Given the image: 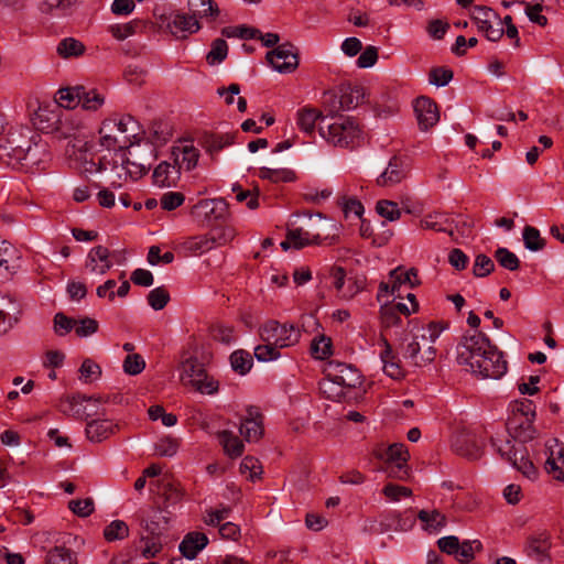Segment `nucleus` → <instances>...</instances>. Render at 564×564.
Returning <instances> with one entry per match:
<instances>
[{"mask_svg":"<svg viewBox=\"0 0 564 564\" xmlns=\"http://www.w3.org/2000/svg\"><path fill=\"white\" fill-rule=\"evenodd\" d=\"M76 149V145H73ZM94 144L85 141L74 150V163L83 173H97L110 171L109 183L113 188H120L128 180L137 181L150 170L154 159V149L150 144L132 145L112 159L107 155H100L101 150L95 149Z\"/></svg>","mask_w":564,"mask_h":564,"instance_id":"nucleus-1","label":"nucleus"},{"mask_svg":"<svg viewBox=\"0 0 564 564\" xmlns=\"http://www.w3.org/2000/svg\"><path fill=\"white\" fill-rule=\"evenodd\" d=\"M48 158L46 142L29 127L11 128L0 139V163L12 170L34 173L44 167Z\"/></svg>","mask_w":564,"mask_h":564,"instance_id":"nucleus-2","label":"nucleus"},{"mask_svg":"<svg viewBox=\"0 0 564 564\" xmlns=\"http://www.w3.org/2000/svg\"><path fill=\"white\" fill-rule=\"evenodd\" d=\"M456 360L481 379H500L508 370L503 352L481 332L462 336L456 347Z\"/></svg>","mask_w":564,"mask_h":564,"instance_id":"nucleus-3","label":"nucleus"},{"mask_svg":"<svg viewBox=\"0 0 564 564\" xmlns=\"http://www.w3.org/2000/svg\"><path fill=\"white\" fill-rule=\"evenodd\" d=\"M140 127L133 117L115 116L102 121L98 145L106 150L109 159L134 145Z\"/></svg>","mask_w":564,"mask_h":564,"instance_id":"nucleus-4","label":"nucleus"},{"mask_svg":"<svg viewBox=\"0 0 564 564\" xmlns=\"http://www.w3.org/2000/svg\"><path fill=\"white\" fill-rule=\"evenodd\" d=\"M330 113L332 122L324 120L319 123V134L329 144L341 149L359 147L364 141V130L360 123L349 116Z\"/></svg>","mask_w":564,"mask_h":564,"instance_id":"nucleus-5","label":"nucleus"},{"mask_svg":"<svg viewBox=\"0 0 564 564\" xmlns=\"http://www.w3.org/2000/svg\"><path fill=\"white\" fill-rule=\"evenodd\" d=\"M325 381L322 384L324 392L332 390L330 384L338 386L339 390L334 393L335 398L340 399L345 395V390L357 388L362 379L358 369L351 365L329 361L324 368Z\"/></svg>","mask_w":564,"mask_h":564,"instance_id":"nucleus-6","label":"nucleus"},{"mask_svg":"<svg viewBox=\"0 0 564 564\" xmlns=\"http://www.w3.org/2000/svg\"><path fill=\"white\" fill-rule=\"evenodd\" d=\"M180 380L200 393L213 394L218 391V381L207 375L204 365L196 357L182 360Z\"/></svg>","mask_w":564,"mask_h":564,"instance_id":"nucleus-7","label":"nucleus"},{"mask_svg":"<svg viewBox=\"0 0 564 564\" xmlns=\"http://www.w3.org/2000/svg\"><path fill=\"white\" fill-rule=\"evenodd\" d=\"M263 343L275 345L279 349L293 346L299 343L301 333L292 324H280L269 321L259 330Z\"/></svg>","mask_w":564,"mask_h":564,"instance_id":"nucleus-8","label":"nucleus"},{"mask_svg":"<svg viewBox=\"0 0 564 564\" xmlns=\"http://www.w3.org/2000/svg\"><path fill=\"white\" fill-rule=\"evenodd\" d=\"M444 327L438 323H430L427 328H423L421 334H414L403 345V357L413 366L419 367L422 347L427 344H434L443 332Z\"/></svg>","mask_w":564,"mask_h":564,"instance_id":"nucleus-9","label":"nucleus"},{"mask_svg":"<svg viewBox=\"0 0 564 564\" xmlns=\"http://www.w3.org/2000/svg\"><path fill=\"white\" fill-rule=\"evenodd\" d=\"M470 19L489 41L496 42L502 37L505 30L501 19L491 8L475 6L470 13Z\"/></svg>","mask_w":564,"mask_h":564,"instance_id":"nucleus-10","label":"nucleus"},{"mask_svg":"<svg viewBox=\"0 0 564 564\" xmlns=\"http://www.w3.org/2000/svg\"><path fill=\"white\" fill-rule=\"evenodd\" d=\"M138 519L147 533L161 536L169 530L171 513L166 509L149 507L138 512Z\"/></svg>","mask_w":564,"mask_h":564,"instance_id":"nucleus-11","label":"nucleus"},{"mask_svg":"<svg viewBox=\"0 0 564 564\" xmlns=\"http://www.w3.org/2000/svg\"><path fill=\"white\" fill-rule=\"evenodd\" d=\"M160 21L165 24L166 30L177 40L188 37L199 31L200 24L195 15L187 13H171L169 17H161Z\"/></svg>","mask_w":564,"mask_h":564,"instance_id":"nucleus-12","label":"nucleus"},{"mask_svg":"<svg viewBox=\"0 0 564 564\" xmlns=\"http://www.w3.org/2000/svg\"><path fill=\"white\" fill-rule=\"evenodd\" d=\"M366 88L360 85H344L339 88V96L332 95L333 104L330 113H338L340 110H351L366 101Z\"/></svg>","mask_w":564,"mask_h":564,"instance_id":"nucleus-13","label":"nucleus"},{"mask_svg":"<svg viewBox=\"0 0 564 564\" xmlns=\"http://www.w3.org/2000/svg\"><path fill=\"white\" fill-rule=\"evenodd\" d=\"M267 61L279 73H291L299 65L297 50L291 43H283L267 53Z\"/></svg>","mask_w":564,"mask_h":564,"instance_id":"nucleus-14","label":"nucleus"},{"mask_svg":"<svg viewBox=\"0 0 564 564\" xmlns=\"http://www.w3.org/2000/svg\"><path fill=\"white\" fill-rule=\"evenodd\" d=\"M64 115L63 110L55 104L53 106L44 105L40 106L34 112L33 124L37 130L45 133H54L58 128V122Z\"/></svg>","mask_w":564,"mask_h":564,"instance_id":"nucleus-15","label":"nucleus"},{"mask_svg":"<svg viewBox=\"0 0 564 564\" xmlns=\"http://www.w3.org/2000/svg\"><path fill=\"white\" fill-rule=\"evenodd\" d=\"M414 112L421 130H429L440 120L437 105L429 97H419L414 102Z\"/></svg>","mask_w":564,"mask_h":564,"instance_id":"nucleus-16","label":"nucleus"},{"mask_svg":"<svg viewBox=\"0 0 564 564\" xmlns=\"http://www.w3.org/2000/svg\"><path fill=\"white\" fill-rule=\"evenodd\" d=\"M535 416H509L507 430L509 434L520 443H525L535 437L533 421Z\"/></svg>","mask_w":564,"mask_h":564,"instance_id":"nucleus-17","label":"nucleus"},{"mask_svg":"<svg viewBox=\"0 0 564 564\" xmlns=\"http://www.w3.org/2000/svg\"><path fill=\"white\" fill-rule=\"evenodd\" d=\"M86 269L97 275H102L112 267L110 251L104 246H96L90 249L86 259Z\"/></svg>","mask_w":564,"mask_h":564,"instance_id":"nucleus-18","label":"nucleus"},{"mask_svg":"<svg viewBox=\"0 0 564 564\" xmlns=\"http://www.w3.org/2000/svg\"><path fill=\"white\" fill-rule=\"evenodd\" d=\"M119 431V424L109 419L90 420L86 424V436L90 442L100 443Z\"/></svg>","mask_w":564,"mask_h":564,"instance_id":"nucleus-19","label":"nucleus"},{"mask_svg":"<svg viewBox=\"0 0 564 564\" xmlns=\"http://www.w3.org/2000/svg\"><path fill=\"white\" fill-rule=\"evenodd\" d=\"M20 268L17 250L0 239V280H9Z\"/></svg>","mask_w":564,"mask_h":564,"instance_id":"nucleus-20","label":"nucleus"},{"mask_svg":"<svg viewBox=\"0 0 564 564\" xmlns=\"http://www.w3.org/2000/svg\"><path fill=\"white\" fill-rule=\"evenodd\" d=\"M408 172V165L404 160L393 156L386 170L377 178L379 186H392L400 183Z\"/></svg>","mask_w":564,"mask_h":564,"instance_id":"nucleus-21","label":"nucleus"},{"mask_svg":"<svg viewBox=\"0 0 564 564\" xmlns=\"http://www.w3.org/2000/svg\"><path fill=\"white\" fill-rule=\"evenodd\" d=\"M390 282H391V293L397 294V296H401V288L404 285H409V288H415L421 283L417 270L415 268H411L409 270H404L401 267L393 269L390 272Z\"/></svg>","mask_w":564,"mask_h":564,"instance_id":"nucleus-22","label":"nucleus"},{"mask_svg":"<svg viewBox=\"0 0 564 564\" xmlns=\"http://www.w3.org/2000/svg\"><path fill=\"white\" fill-rule=\"evenodd\" d=\"M181 167L175 161L161 162L153 172L154 184L160 187H170L175 184L180 176Z\"/></svg>","mask_w":564,"mask_h":564,"instance_id":"nucleus-23","label":"nucleus"},{"mask_svg":"<svg viewBox=\"0 0 564 564\" xmlns=\"http://www.w3.org/2000/svg\"><path fill=\"white\" fill-rule=\"evenodd\" d=\"M240 434L248 442L258 441L263 434L261 414L254 408L248 409V417L240 424Z\"/></svg>","mask_w":564,"mask_h":564,"instance_id":"nucleus-24","label":"nucleus"},{"mask_svg":"<svg viewBox=\"0 0 564 564\" xmlns=\"http://www.w3.org/2000/svg\"><path fill=\"white\" fill-rule=\"evenodd\" d=\"M198 158V149L192 143L178 144L172 150V160H174L181 169L187 171L193 170L197 165Z\"/></svg>","mask_w":564,"mask_h":564,"instance_id":"nucleus-25","label":"nucleus"},{"mask_svg":"<svg viewBox=\"0 0 564 564\" xmlns=\"http://www.w3.org/2000/svg\"><path fill=\"white\" fill-rule=\"evenodd\" d=\"M289 238L293 241V248L302 249L307 246L321 245L323 242V238L316 228L313 226L307 229L304 228H293L288 229Z\"/></svg>","mask_w":564,"mask_h":564,"instance_id":"nucleus-26","label":"nucleus"},{"mask_svg":"<svg viewBox=\"0 0 564 564\" xmlns=\"http://www.w3.org/2000/svg\"><path fill=\"white\" fill-rule=\"evenodd\" d=\"M551 547V543L549 538L544 534L539 536H533L529 540L527 546V554L536 561L539 564H550V554L549 550Z\"/></svg>","mask_w":564,"mask_h":564,"instance_id":"nucleus-27","label":"nucleus"},{"mask_svg":"<svg viewBox=\"0 0 564 564\" xmlns=\"http://www.w3.org/2000/svg\"><path fill=\"white\" fill-rule=\"evenodd\" d=\"M208 544V538L202 532H189L187 533L180 544L181 553L192 560L199 551H202Z\"/></svg>","mask_w":564,"mask_h":564,"instance_id":"nucleus-28","label":"nucleus"},{"mask_svg":"<svg viewBox=\"0 0 564 564\" xmlns=\"http://www.w3.org/2000/svg\"><path fill=\"white\" fill-rule=\"evenodd\" d=\"M319 119L325 121L322 112L316 108L304 107L296 112V124L301 131L307 134L314 132L316 121Z\"/></svg>","mask_w":564,"mask_h":564,"instance_id":"nucleus-29","label":"nucleus"},{"mask_svg":"<svg viewBox=\"0 0 564 564\" xmlns=\"http://www.w3.org/2000/svg\"><path fill=\"white\" fill-rule=\"evenodd\" d=\"M384 349L380 354L381 361L383 364V371L387 376L392 379H400L403 377V370L398 362V358L392 351L391 345L383 339Z\"/></svg>","mask_w":564,"mask_h":564,"instance_id":"nucleus-30","label":"nucleus"},{"mask_svg":"<svg viewBox=\"0 0 564 564\" xmlns=\"http://www.w3.org/2000/svg\"><path fill=\"white\" fill-rule=\"evenodd\" d=\"M227 207L228 205L224 198L202 199L193 206L192 214H204L205 216L215 215V217L218 218L224 215Z\"/></svg>","mask_w":564,"mask_h":564,"instance_id":"nucleus-31","label":"nucleus"},{"mask_svg":"<svg viewBox=\"0 0 564 564\" xmlns=\"http://www.w3.org/2000/svg\"><path fill=\"white\" fill-rule=\"evenodd\" d=\"M218 441L226 455L230 458H237L242 455L245 445L242 441L230 431H220L217 433Z\"/></svg>","mask_w":564,"mask_h":564,"instance_id":"nucleus-32","label":"nucleus"},{"mask_svg":"<svg viewBox=\"0 0 564 564\" xmlns=\"http://www.w3.org/2000/svg\"><path fill=\"white\" fill-rule=\"evenodd\" d=\"M56 52L62 58H76L85 54L86 46L75 37H65L58 42Z\"/></svg>","mask_w":564,"mask_h":564,"instance_id":"nucleus-33","label":"nucleus"},{"mask_svg":"<svg viewBox=\"0 0 564 564\" xmlns=\"http://www.w3.org/2000/svg\"><path fill=\"white\" fill-rule=\"evenodd\" d=\"M423 529L430 533H436L446 525V517L438 510H421L417 513Z\"/></svg>","mask_w":564,"mask_h":564,"instance_id":"nucleus-34","label":"nucleus"},{"mask_svg":"<svg viewBox=\"0 0 564 564\" xmlns=\"http://www.w3.org/2000/svg\"><path fill=\"white\" fill-rule=\"evenodd\" d=\"M384 458L388 465H393L400 473H404V467H406L409 459V452L403 444H392L387 448Z\"/></svg>","mask_w":564,"mask_h":564,"instance_id":"nucleus-35","label":"nucleus"},{"mask_svg":"<svg viewBox=\"0 0 564 564\" xmlns=\"http://www.w3.org/2000/svg\"><path fill=\"white\" fill-rule=\"evenodd\" d=\"M183 247L192 253L202 254L215 248V240L212 238L210 234L194 236L186 239Z\"/></svg>","mask_w":564,"mask_h":564,"instance_id":"nucleus-36","label":"nucleus"},{"mask_svg":"<svg viewBox=\"0 0 564 564\" xmlns=\"http://www.w3.org/2000/svg\"><path fill=\"white\" fill-rule=\"evenodd\" d=\"M188 6L197 20L198 18L215 20L219 15L218 6L214 0H189Z\"/></svg>","mask_w":564,"mask_h":564,"instance_id":"nucleus-37","label":"nucleus"},{"mask_svg":"<svg viewBox=\"0 0 564 564\" xmlns=\"http://www.w3.org/2000/svg\"><path fill=\"white\" fill-rule=\"evenodd\" d=\"M234 138L230 134L208 133L203 137L202 144L206 151L214 155L223 150L225 147L230 145Z\"/></svg>","mask_w":564,"mask_h":564,"instance_id":"nucleus-38","label":"nucleus"},{"mask_svg":"<svg viewBox=\"0 0 564 564\" xmlns=\"http://www.w3.org/2000/svg\"><path fill=\"white\" fill-rule=\"evenodd\" d=\"M79 93H83V86H75L68 88H61L56 93V106L61 109L63 108H74L79 105L78 98Z\"/></svg>","mask_w":564,"mask_h":564,"instance_id":"nucleus-39","label":"nucleus"},{"mask_svg":"<svg viewBox=\"0 0 564 564\" xmlns=\"http://www.w3.org/2000/svg\"><path fill=\"white\" fill-rule=\"evenodd\" d=\"M78 102L83 109L96 111L105 104V96L97 89H86L83 87V93H79Z\"/></svg>","mask_w":564,"mask_h":564,"instance_id":"nucleus-40","label":"nucleus"},{"mask_svg":"<svg viewBox=\"0 0 564 564\" xmlns=\"http://www.w3.org/2000/svg\"><path fill=\"white\" fill-rule=\"evenodd\" d=\"M70 411L73 414L77 417L87 420L88 417L97 414L96 411L88 410L86 405H84V402L94 403L95 406L98 400L93 399L91 397L86 395H78V397H72L67 400Z\"/></svg>","mask_w":564,"mask_h":564,"instance_id":"nucleus-41","label":"nucleus"},{"mask_svg":"<svg viewBox=\"0 0 564 564\" xmlns=\"http://www.w3.org/2000/svg\"><path fill=\"white\" fill-rule=\"evenodd\" d=\"M45 564H76V557L72 550L65 546H55L47 552Z\"/></svg>","mask_w":564,"mask_h":564,"instance_id":"nucleus-42","label":"nucleus"},{"mask_svg":"<svg viewBox=\"0 0 564 564\" xmlns=\"http://www.w3.org/2000/svg\"><path fill=\"white\" fill-rule=\"evenodd\" d=\"M228 55V44L224 39H216L210 44V50L206 55V62L210 66L223 63Z\"/></svg>","mask_w":564,"mask_h":564,"instance_id":"nucleus-43","label":"nucleus"},{"mask_svg":"<svg viewBox=\"0 0 564 564\" xmlns=\"http://www.w3.org/2000/svg\"><path fill=\"white\" fill-rule=\"evenodd\" d=\"M129 535V527L123 520H113L104 529V538L108 542L123 540Z\"/></svg>","mask_w":564,"mask_h":564,"instance_id":"nucleus-44","label":"nucleus"},{"mask_svg":"<svg viewBox=\"0 0 564 564\" xmlns=\"http://www.w3.org/2000/svg\"><path fill=\"white\" fill-rule=\"evenodd\" d=\"M511 465L519 470L524 477L534 480L538 477V470L533 463L527 457V451L523 449L518 456L510 462Z\"/></svg>","mask_w":564,"mask_h":564,"instance_id":"nucleus-45","label":"nucleus"},{"mask_svg":"<svg viewBox=\"0 0 564 564\" xmlns=\"http://www.w3.org/2000/svg\"><path fill=\"white\" fill-rule=\"evenodd\" d=\"M448 218L442 213H431L425 215L420 220V226L423 229L434 231H447Z\"/></svg>","mask_w":564,"mask_h":564,"instance_id":"nucleus-46","label":"nucleus"},{"mask_svg":"<svg viewBox=\"0 0 564 564\" xmlns=\"http://www.w3.org/2000/svg\"><path fill=\"white\" fill-rule=\"evenodd\" d=\"M74 0H42L41 10L55 17H63L70 12Z\"/></svg>","mask_w":564,"mask_h":564,"instance_id":"nucleus-47","label":"nucleus"},{"mask_svg":"<svg viewBox=\"0 0 564 564\" xmlns=\"http://www.w3.org/2000/svg\"><path fill=\"white\" fill-rule=\"evenodd\" d=\"M522 237L525 248L530 251H541L545 247V239L535 227L525 226Z\"/></svg>","mask_w":564,"mask_h":564,"instance_id":"nucleus-48","label":"nucleus"},{"mask_svg":"<svg viewBox=\"0 0 564 564\" xmlns=\"http://www.w3.org/2000/svg\"><path fill=\"white\" fill-rule=\"evenodd\" d=\"M80 132L79 122L75 123V120L69 113H64L61 118V122H58V128L54 133H57L61 138H77V134Z\"/></svg>","mask_w":564,"mask_h":564,"instance_id":"nucleus-49","label":"nucleus"},{"mask_svg":"<svg viewBox=\"0 0 564 564\" xmlns=\"http://www.w3.org/2000/svg\"><path fill=\"white\" fill-rule=\"evenodd\" d=\"M231 509L227 506H219L218 508L207 509L204 513L203 521L210 527H219L223 521L227 520L230 516Z\"/></svg>","mask_w":564,"mask_h":564,"instance_id":"nucleus-50","label":"nucleus"},{"mask_svg":"<svg viewBox=\"0 0 564 564\" xmlns=\"http://www.w3.org/2000/svg\"><path fill=\"white\" fill-rule=\"evenodd\" d=\"M497 262L509 271H516L520 267V260L516 253L505 247H499L494 254Z\"/></svg>","mask_w":564,"mask_h":564,"instance_id":"nucleus-51","label":"nucleus"},{"mask_svg":"<svg viewBox=\"0 0 564 564\" xmlns=\"http://www.w3.org/2000/svg\"><path fill=\"white\" fill-rule=\"evenodd\" d=\"M230 364L236 372L246 375L252 366V357L245 350H236L230 356Z\"/></svg>","mask_w":564,"mask_h":564,"instance_id":"nucleus-52","label":"nucleus"},{"mask_svg":"<svg viewBox=\"0 0 564 564\" xmlns=\"http://www.w3.org/2000/svg\"><path fill=\"white\" fill-rule=\"evenodd\" d=\"M312 356L316 359H326L332 355V339L321 335L313 339L311 345Z\"/></svg>","mask_w":564,"mask_h":564,"instance_id":"nucleus-53","label":"nucleus"},{"mask_svg":"<svg viewBox=\"0 0 564 564\" xmlns=\"http://www.w3.org/2000/svg\"><path fill=\"white\" fill-rule=\"evenodd\" d=\"M259 176L263 180H269L274 183L291 182L294 180V173L286 169L261 167L259 170Z\"/></svg>","mask_w":564,"mask_h":564,"instance_id":"nucleus-54","label":"nucleus"},{"mask_svg":"<svg viewBox=\"0 0 564 564\" xmlns=\"http://www.w3.org/2000/svg\"><path fill=\"white\" fill-rule=\"evenodd\" d=\"M138 24L139 22L137 20L123 24H111L108 26V32L116 40L123 41L135 33Z\"/></svg>","mask_w":564,"mask_h":564,"instance_id":"nucleus-55","label":"nucleus"},{"mask_svg":"<svg viewBox=\"0 0 564 564\" xmlns=\"http://www.w3.org/2000/svg\"><path fill=\"white\" fill-rule=\"evenodd\" d=\"M377 213L389 221L398 220L401 217V210L397 203L392 200H379L376 205Z\"/></svg>","mask_w":564,"mask_h":564,"instance_id":"nucleus-56","label":"nucleus"},{"mask_svg":"<svg viewBox=\"0 0 564 564\" xmlns=\"http://www.w3.org/2000/svg\"><path fill=\"white\" fill-rule=\"evenodd\" d=\"M482 545L480 541L466 540L459 544L458 560L460 563H469L475 557V553L481 551Z\"/></svg>","mask_w":564,"mask_h":564,"instance_id":"nucleus-57","label":"nucleus"},{"mask_svg":"<svg viewBox=\"0 0 564 564\" xmlns=\"http://www.w3.org/2000/svg\"><path fill=\"white\" fill-rule=\"evenodd\" d=\"M221 34L226 37H239V39H257L260 35V31L250 26H227L221 30Z\"/></svg>","mask_w":564,"mask_h":564,"instance_id":"nucleus-58","label":"nucleus"},{"mask_svg":"<svg viewBox=\"0 0 564 564\" xmlns=\"http://www.w3.org/2000/svg\"><path fill=\"white\" fill-rule=\"evenodd\" d=\"M169 301L170 294L163 286L155 288L148 294V303L155 311L163 310Z\"/></svg>","mask_w":564,"mask_h":564,"instance_id":"nucleus-59","label":"nucleus"},{"mask_svg":"<svg viewBox=\"0 0 564 564\" xmlns=\"http://www.w3.org/2000/svg\"><path fill=\"white\" fill-rule=\"evenodd\" d=\"M495 270L494 261L486 254H478L473 265V273L477 278H484Z\"/></svg>","mask_w":564,"mask_h":564,"instance_id":"nucleus-60","label":"nucleus"},{"mask_svg":"<svg viewBox=\"0 0 564 564\" xmlns=\"http://www.w3.org/2000/svg\"><path fill=\"white\" fill-rule=\"evenodd\" d=\"M68 508L78 517L85 518L90 516L95 510L94 500L91 498L74 499L68 502Z\"/></svg>","mask_w":564,"mask_h":564,"instance_id":"nucleus-61","label":"nucleus"},{"mask_svg":"<svg viewBox=\"0 0 564 564\" xmlns=\"http://www.w3.org/2000/svg\"><path fill=\"white\" fill-rule=\"evenodd\" d=\"M80 380L93 382L101 376V368L91 359H85L79 368Z\"/></svg>","mask_w":564,"mask_h":564,"instance_id":"nucleus-62","label":"nucleus"},{"mask_svg":"<svg viewBox=\"0 0 564 564\" xmlns=\"http://www.w3.org/2000/svg\"><path fill=\"white\" fill-rule=\"evenodd\" d=\"M145 368V361L139 354H129L123 360V370L130 376H137Z\"/></svg>","mask_w":564,"mask_h":564,"instance_id":"nucleus-63","label":"nucleus"},{"mask_svg":"<svg viewBox=\"0 0 564 564\" xmlns=\"http://www.w3.org/2000/svg\"><path fill=\"white\" fill-rule=\"evenodd\" d=\"M546 470L552 474L555 479H564V453L560 452L558 456L550 457L546 460Z\"/></svg>","mask_w":564,"mask_h":564,"instance_id":"nucleus-64","label":"nucleus"}]
</instances>
